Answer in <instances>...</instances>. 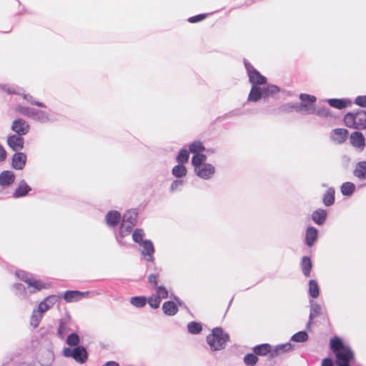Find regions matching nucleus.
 <instances>
[{"label": "nucleus", "mask_w": 366, "mask_h": 366, "mask_svg": "<svg viewBox=\"0 0 366 366\" xmlns=\"http://www.w3.org/2000/svg\"><path fill=\"white\" fill-rule=\"evenodd\" d=\"M244 64L249 77L252 88L247 97L248 102H257L261 99H267L274 97L280 92V89L274 84H267V78L262 75L246 59Z\"/></svg>", "instance_id": "1"}, {"label": "nucleus", "mask_w": 366, "mask_h": 366, "mask_svg": "<svg viewBox=\"0 0 366 366\" xmlns=\"http://www.w3.org/2000/svg\"><path fill=\"white\" fill-rule=\"evenodd\" d=\"M16 275L26 284V287L21 283L13 285L14 294L20 299H26L30 295L49 287V284L36 279L32 274L24 270H17Z\"/></svg>", "instance_id": "2"}, {"label": "nucleus", "mask_w": 366, "mask_h": 366, "mask_svg": "<svg viewBox=\"0 0 366 366\" xmlns=\"http://www.w3.org/2000/svg\"><path fill=\"white\" fill-rule=\"evenodd\" d=\"M229 340V335L224 332L221 327L214 328L212 333L207 337V342L212 351L223 350Z\"/></svg>", "instance_id": "3"}, {"label": "nucleus", "mask_w": 366, "mask_h": 366, "mask_svg": "<svg viewBox=\"0 0 366 366\" xmlns=\"http://www.w3.org/2000/svg\"><path fill=\"white\" fill-rule=\"evenodd\" d=\"M344 122L345 125L350 128L366 129V112L359 110L356 112H348L344 117Z\"/></svg>", "instance_id": "4"}, {"label": "nucleus", "mask_w": 366, "mask_h": 366, "mask_svg": "<svg viewBox=\"0 0 366 366\" xmlns=\"http://www.w3.org/2000/svg\"><path fill=\"white\" fill-rule=\"evenodd\" d=\"M0 88L5 91L8 94H14L22 96L24 99L32 105H35L41 108L46 107L45 104L39 101H36L31 95L29 94H24L23 89L19 86L15 85L0 84Z\"/></svg>", "instance_id": "5"}, {"label": "nucleus", "mask_w": 366, "mask_h": 366, "mask_svg": "<svg viewBox=\"0 0 366 366\" xmlns=\"http://www.w3.org/2000/svg\"><path fill=\"white\" fill-rule=\"evenodd\" d=\"M63 355L73 358L79 364L85 363L88 359V353L83 346H76L74 348L65 347L63 350Z\"/></svg>", "instance_id": "6"}, {"label": "nucleus", "mask_w": 366, "mask_h": 366, "mask_svg": "<svg viewBox=\"0 0 366 366\" xmlns=\"http://www.w3.org/2000/svg\"><path fill=\"white\" fill-rule=\"evenodd\" d=\"M300 99L301 100L300 107L301 112L307 114H314L316 112L315 102L317 99L315 96L307 94H300Z\"/></svg>", "instance_id": "7"}, {"label": "nucleus", "mask_w": 366, "mask_h": 366, "mask_svg": "<svg viewBox=\"0 0 366 366\" xmlns=\"http://www.w3.org/2000/svg\"><path fill=\"white\" fill-rule=\"evenodd\" d=\"M216 172V169L212 164L207 163L194 169V173L199 178L208 180L213 177Z\"/></svg>", "instance_id": "8"}, {"label": "nucleus", "mask_w": 366, "mask_h": 366, "mask_svg": "<svg viewBox=\"0 0 366 366\" xmlns=\"http://www.w3.org/2000/svg\"><path fill=\"white\" fill-rule=\"evenodd\" d=\"M31 119L40 124H47L56 121V119L49 112L38 109H34Z\"/></svg>", "instance_id": "9"}, {"label": "nucleus", "mask_w": 366, "mask_h": 366, "mask_svg": "<svg viewBox=\"0 0 366 366\" xmlns=\"http://www.w3.org/2000/svg\"><path fill=\"white\" fill-rule=\"evenodd\" d=\"M30 126L26 121L23 119L19 118L12 122L11 130L16 133V135L24 136L29 132Z\"/></svg>", "instance_id": "10"}, {"label": "nucleus", "mask_w": 366, "mask_h": 366, "mask_svg": "<svg viewBox=\"0 0 366 366\" xmlns=\"http://www.w3.org/2000/svg\"><path fill=\"white\" fill-rule=\"evenodd\" d=\"M142 247L141 254L147 262H154V247L152 242L149 239L144 240L139 244Z\"/></svg>", "instance_id": "11"}, {"label": "nucleus", "mask_w": 366, "mask_h": 366, "mask_svg": "<svg viewBox=\"0 0 366 366\" xmlns=\"http://www.w3.org/2000/svg\"><path fill=\"white\" fill-rule=\"evenodd\" d=\"M336 365L341 364H350V362L354 359V353L350 347L337 352Z\"/></svg>", "instance_id": "12"}, {"label": "nucleus", "mask_w": 366, "mask_h": 366, "mask_svg": "<svg viewBox=\"0 0 366 366\" xmlns=\"http://www.w3.org/2000/svg\"><path fill=\"white\" fill-rule=\"evenodd\" d=\"M134 226L132 224H128L122 222L119 231V234L116 236L117 241L122 245H126L127 242L124 241V237L129 235L132 232V228Z\"/></svg>", "instance_id": "13"}, {"label": "nucleus", "mask_w": 366, "mask_h": 366, "mask_svg": "<svg viewBox=\"0 0 366 366\" xmlns=\"http://www.w3.org/2000/svg\"><path fill=\"white\" fill-rule=\"evenodd\" d=\"M7 144L14 151H19L24 148V139L21 136L12 134L8 137Z\"/></svg>", "instance_id": "14"}, {"label": "nucleus", "mask_w": 366, "mask_h": 366, "mask_svg": "<svg viewBox=\"0 0 366 366\" xmlns=\"http://www.w3.org/2000/svg\"><path fill=\"white\" fill-rule=\"evenodd\" d=\"M89 292H80L77 290H67L64 293L63 297L66 302H74L87 296Z\"/></svg>", "instance_id": "15"}, {"label": "nucleus", "mask_w": 366, "mask_h": 366, "mask_svg": "<svg viewBox=\"0 0 366 366\" xmlns=\"http://www.w3.org/2000/svg\"><path fill=\"white\" fill-rule=\"evenodd\" d=\"M122 219L120 212L117 210L109 211L105 215V222L108 227H117Z\"/></svg>", "instance_id": "16"}, {"label": "nucleus", "mask_w": 366, "mask_h": 366, "mask_svg": "<svg viewBox=\"0 0 366 366\" xmlns=\"http://www.w3.org/2000/svg\"><path fill=\"white\" fill-rule=\"evenodd\" d=\"M30 191H31V187L24 179H22L19 182L12 196L14 198L18 199L26 196Z\"/></svg>", "instance_id": "17"}, {"label": "nucleus", "mask_w": 366, "mask_h": 366, "mask_svg": "<svg viewBox=\"0 0 366 366\" xmlns=\"http://www.w3.org/2000/svg\"><path fill=\"white\" fill-rule=\"evenodd\" d=\"M350 142L353 147L362 150L365 145V139L362 133L354 132L350 135Z\"/></svg>", "instance_id": "18"}, {"label": "nucleus", "mask_w": 366, "mask_h": 366, "mask_svg": "<svg viewBox=\"0 0 366 366\" xmlns=\"http://www.w3.org/2000/svg\"><path fill=\"white\" fill-rule=\"evenodd\" d=\"M26 155L23 152H16L12 157V167L16 169H23L26 165Z\"/></svg>", "instance_id": "19"}, {"label": "nucleus", "mask_w": 366, "mask_h": 366, "mask_svg": "<svg viewBox=\"0 0 366 366\" xmlns=\"http://www.w3.org/2000/svg\"><path fill=\"white\" fill-rule=\"evenodd\" d=\"M318 238V230L315 227H308L305 232V244L307 247H312Z\"/></svg>", "instance_id": "20"}, {"label": "nucleus", "mask_w": 366, "mask_h": 366, "mask_svg": "<svg viewBox=\"0 0 366 366\" xmlns=\"http://www.w3.org/2000/svg\"><path fill=\"white\" fill-rule=\"evenodd\" d=\"M327 217V213L325 209H318L315 210L312 214V220L317 225H322Z\"/></svg>", "instance_id": "21"}, {"label": "nucleus", "mask_w": 366, "mask_h": 366, "mask_svg": "<svg viewBox=\"0 0 366 366\" xmlns=\"http://www.w3.org/2000/svg\"><path fill=\"white\" fill-rule=\"evenodd\" d=\"M322 307L316 302L310 300V311L309 316V322L307 323V328H309L312 324V321L315 317H319L321 314Z\"/></svg>", "instance_id": "22"}, {"label": "nucleus", "mask_w": 366, "mask_h": 366, "mask_svg": "<svg viewBox=\"0 0 366 366\" xmlns=\"http://www.w3.org/2000/svg\"><path fill=\"white\" fill-rule=\"evenodd\" d=\"M14 180L15 175L11 171H4L0 174V185L2 187H8L11 185Z\"/></svg>", "instance_id": "23"}, {"label": "nucleus", "mask_w": 366, "mask_h": 366, "mask_svg": "<svg viewBox=\"0 0 366 366\" xmlns=\"http://www.w3.org/2000/svg\"><path fill=\"white\" fill-rule=\"evenodd\" d=\"M348 132L345 129H335L332 132L331 138L337 143L344 142L347 138Z\"/></svg>", "instance_id": "24"}, {"label": "nucleus", "mask_w": 366, "mask_h": 366, "mask_svg": "<svg viewBox=\"0 0 366 366\" xmlns=\"http://www.w3.org/2000/svg\"><path fill=\"white\" fill-rule=\"evenodd\" d=\"M162 311L167 316H174L178 312V306L173 301H166L162 305Z\"/></svg>", "instance_id": "25"}, {"label": "nucleus", "mask_w": 366, "mask_h": 366, "mask_svg": "<svg viewBox=\"0 0 366 366\" xmlns=\"http://www.w3.org/2000/svg\"><path fill=\"white\" fill-rule=\"evenodd\" d=\"M292 349L293 346L290 342L277 345L272 348V357H274L285 352L291 351Z\"/></svg>", "instance_id": "26"}, {"label": "nucleus", "mask_w": 366, "mask_h": 366, "mask_svg": "<svg viewBox=\"0 0 366 366\" xmlns=\"http://www.w3.org/2000/svg\"><path fill=\"white\" fill-rule=\"evenodd\" d=\"M355 177H357L360 180H363L366 178V162L362 161L357 163L355 168L353 171Z\"/></svg>", "instance_id": "27"}, {"label": "nucleus", "mask_w": 366, "mask_h": 366, "mask_svg": "<svg viewBox=\"0 0 366 366\" xmlns=\"http://www.w3.org/2000/svg\"><path fill=\"white\" fill-rule=\"evenodd\" d=\"M253 352L257 355L264 356L267 354H270V356L272 357V348L270 345L264 343L254 347Z\"/></svg>", "instance_id": "28"}, {"label": "nucleus", "mask_w": 366, "mask_h": 366, "mask_svg": "<svg viewBox=\"0 0 366 366\" xmlns=\"http://www.w3.org/2000/svg\"><path fill=\"white\" fill-rule=\"evenodd\" d=\"M347 347L348 346L345 345L342 340L339 337H334L330 340V348L335 355Z\"/></svg>", "instance_id": "29"}, {"label": "nucleus", "mask_w": 366, "mask_h": 366, "mask_svg": "<svg viewBox=\"0 0 366 366\" xmlns=\"http://www.w3.org/2000/svg\"><path fill=\"white\" fill-rule=\"evenodd\" d=\"M300 266L303 274L307 277H310L312 267V263L310 258L309 257H303L301 260Z\"/></svg>", "instance_id": "30"}, {"label": "nucleus", "mask_w": 366, "mask_h": 366, "mask_svg": "<svg viewBox=\"0 0 366 366\" xmlns=\"http://www.w3.org/2000/svg\"><path fill=\"white\" fill-rule=\"evenodd\" d=\"M330 106L338 109H342L345 108L348 104L351 103V101L349 99H330L327 100Z\"/></svg>", "instance_id": "31"}, {"label": "nucleus", "mask_w": 366, "mask_h": 366, "mask_svg": "<svg viewBox=\"0 0 366 366\" xmlns=\"http://www.w3.org/2000/svg\"><path fill=\"white\" fill-rule=\"evenodd\" d=\"M335 189L330 187L323 195L322 202L326 207L332 205L335 202Z\"/></svg>", "instance_id": "32"}, {"label": "nucleus", "mask_w": 366, "mask_h": 366, "mask_svg": "<svg viewBox=\"0 0 366 366\" xmlns=\"http://www.w3.org/2000/svg\"><path fill=\"white\" fill-rule=\"evenodd\" d=\"M207 156L204 154H194L192 158V164L194 167V170L204 164H206Z\"/></svg>", "instance_id": "33"}, {"label": "nucleus", "mask_w": 366, "mask_h": 366, "mask_svg": "<svg viewBox=\"0 0 366 366\" xmlns=\"http://www.w3.org/2000/svg\"><path fill=\"white\" fill-rule=\"evenodd\" d=\"M187 168L184 164H178L172 169V174L176 178H182L187 175Z\"/></svg>", "instance_id": "34"}, {"label": "nucleus", "mask_w": 366, "mask_h": 366, "mask_svg": "<svg viewBox=\"0 0 366 366\" xmlns=\"http://www.w3.org/2000/svg\"><path fill=\"white\" fill-rule=\"evenodd\" d=\"M137 217L138 214L135 211H128L123 215L122 222H128V224L132 223V225L135 226L137 223Z\"/></svg>", "instance_id": "35"}, {"label": "nucleus", "mask_w": 366, "mask_h": 366, "mask_svg": "<svg viewBox=\"0 0 366 366\" xmlns=\"http://www.w3.org/2000/svg\"><path fill=\"white\" fill-rule=\"evenodd\" d=\"M147 302V298L144 296H135L130 298L129 302L137 308L144 307Z\"/></svg>", "instance_id": "36"}, {"label": "nucleus", "mask_w": 366, "mask_h": 366, "mask_svg": "<svg viewBox=\"0 0 366 366\" xmlns=\"http://www.w3.org/2000/svg\"><path fill=\"white\" fill-rule=\"evenodd\" d=\"M340 190L342 195L350 197L354 193L355 185L352 182H347L342 184Z\"/></svg>", "instance_id": "37"}, {"label": "nucleus", "mask_w": 366, "mask_h": 366, "mask_svg": "<svg viewBox=\"0 0 366 366\" xmlns=\"http://www.w3.org/2000/svg\"><path fill=\"white\" fill-rule=\"evenodd\" d=\"M205 150V147L201 141H194L189 145V152L194 154H199Z\"/></svg>", "instance_id": "38"}, {"label": "nucleus", "mask_w": 366, "mask_h": 366, "mask_svg": "<svg viewBox=\"0 0 366 366\" xmlns=\"http://www.w3.org/2000/svg\"><path fill=\"white\" fill-rule=\"evenodd\" d=\"M309 295L312 298H317L320 295V287L315 280L309 281Z\"/></svg>", "instance_id": "39"}, {"label": "nucleus", "mask_w": 366, "mask_h": 366, "mask_svg": "<svg viewBox=\"0 0 366 366\" xmlns=\"http://www.w3.org/2000/svg\"><path fill=\"white\" fill-rule=\"evenodd\" d=\"M69 330L70 329L69 327L68 320H61L57 330L59 337L63 339Z\"/></svg>", "instance_id": "40"}, {"label": "nucleus", "mask_w": 366, "mask_h": 366, "mask_svg": "<svg viewBox=\"0 0 366 366\" xmlns=\"http://www.w3.org/2000/svg\"><path fill=\"white\" fill-rule=\"evenodd\" d=\"M187 330L190 334L197 335L202 332V326L201 323L193 321L188 323Z\"/></svg>", "instance_id": "41"}, {"label": "nucleus", "mask_w": 366, "mask_h": 366, "mask_svg": "<svg viewBox=\"0 0 366 366\" xmlns=\"http://www.w3.org/2000/svg\"><path fill=\"white\" fill-rule=\"evenodd\" d=\"M189 157V151L187 150L186 149H180L176 157V161L178 162V164H184L188 162Z\"/></svg>", "instance_id": "42"}, {"label": "nucleus", "mask_w": 366, "mask_h": 366, "mask_svg": "<svg viewBox=\"0 0 366 366\" xmlns=\"http://www.w3.org/2000/svg\"><path fill=\"white\" fill-rule=\"evenodd\" d=\"M145 236V233L142 229L137 228L134 230L132 233V239L134 242L138 243L139 244L141 242H143L144 237Z\"/></svg>", "instance_id": "43"}, {"label": "nucleus", "mask_w": 366, "mask_h": 366, "mask_svg": "<svg viewBox=\"0 0 366 366\" xmlns=\"http://www.w3.org/2000/svg\"><path fill=\"white\" fill-rule=\"evenodd\" d=\"M308 340V335L305 331H300L294 334L291 340L295 342H305Z\"/></svg>", "instance_id": "44"}, {"label": "nucleus", "mask_w": 366, "mask_h": 366, "mask_svg": "<svg viewBox=\"0 0 366 366\" xmlns=\"http://www.w3.org/2000/svg\"><path fill=\"white\" fill-rule=\"evenodd\" d=\"M35 108H31L28 107H24L21 105H17L16 111L20 112L21 114L28 117L31 119Z\"/></svg>", "instance_id": "45"}, {"label": "nucleus", "mask_w": 366, "mask_h": 366, "mask_svg": "<svg viewBox=\"0 0 366 366\" xmlns=\"http://www.w3.org/2000/svg\"><path fill=\"white\" fill-rule=\"evenodd\" d=\"M155 292L154 293L161 300L162 299H167L169 297V292L167 289L164 286H158L154 288Z\"/></svg>", "instance_id": "46"}, {"label": "nucleus", "mask_w": 366, "mask_h": 366, "mask_svg": "<svg viewBox=\"0 0 366 366\" xmlns=\"http://www.w3.org/2000/svg\"><path fill=\"white\" fill-rule=\"evenodd\" d=\"M66 342V344L71 347H74V346L76 347V346H79L78 345L80 342V339H79V335L76 333L73 332V333L70 334L69 335H68Z\"/></svg>", "instance_id": "47"}, {"label": "nucleus", "mask_w": 366, "mask_h": 366, "mask_svg": "<svg viewBox=\"0 0 366 366\" xmlns=\"http://www.w3.org/2000/svg\"><path fill=\"white\" fill-rule=\"evenodd\" d=\"M162 300L157 297L154 294L152 295L147 298V303L153 309L159 308Z\"/></svg>", "instance_id": "48"}, {"label": "nucleus", "mask_w": 366, "mask_h": 366, "mask_svg": "<svg viewBox=\"0 0 366 366\" xmlns=\"http://www.w3.org/2000/svg\"><path fill=\"white\" fill-rule=\"evenodd\" d=\"M42 315L36 312V310H34L30 320L31 325L34 327H38Z\"/></svg>", "instance_id": "49"}, {"label": "nucleus", "mask_w": 366, "mask_h": 366, "mask_svg": "<svg viewBox=\"0 0 366 366\" xmlns=\"http://www.w3.org/2000/svg\"><path fill=\"white\" fill-rule=\"evenodd\" d=\"M258 360V358L257 357L256 354L249 353L247 354L244 357V362L245 365L248 366H253L254 365Z\"/></svg>", "instance_id": "50"}, {"label": "nucleus", "mask_w": 366, "mask_h": 366, "mask_svg": "<svg viewBox=\"0 0 366 366\" xmlns=\"http://www.w3.org/2000/svg\"><path fill=\"white\" fill-rule=\"evenodd\" d=\"M185 183V181L182 179L181 178L178 179L174 180L169 187V190L171 192H174L175 191L179 189Z\"/></svg>", "instance_id": "51"}, {"label": "nucleus", "mask_w": 366, "mask_h": 366, "mask_svg": "<svg viewBox=\"0 0 366 366\" xmlns=\"http://www.w3.org/2000/svg\"><path fill=\"white\" fill-rule=\"evenodd\" d=\"M285 107V109L287 112H290L292 110H295L297 112H301V107L300 103H289L284 106Z\"/></svg>", "instance_id": "52"}, {"label": "nucleus", "mask_w": 366, "mask_h": 366, "mask_svg": "<svg viewBox=\"0 0 366 366\" xmlns=\"http://www.w3.org/2000/svg\"><path fill=\"white\" fill-rule=\"evenodd\" d=\"M148 282L149 285L154 289L158 287V274H150L148 276Z\"/></svg>", "instance_id": "53"}, {"label": "nucleus", "mask_w": 366, "mask_h": 366, "mask_svg": "<svg viewBox=\"0 0 366 366\" xmlns=\"http://www.w3.org/2000/svg\"><path fill=\"white\" fill-rule=\"evenodd\" d=\"M207 16V14H198V15L189 17L188 19V21L189 23H197V22L204 20Z\"/></svg>", "instance_id": "54"}, {"label": "nucleus", "mask_w": 366, "mask_h": 366, "mask_svg": "<svg viewBox=\"0 0 366 366\" xmlns=\"http://www.w3.org/2000/svg\"><path fill=\"white\" fill-rule=\"evenodd\" d=\"M59 297L56 295H49L46 297L44 301L46 303V305L51 307L52 305H54L58 300Z\"/></svg>", "instance_id": "55"}, {"label": "nucleus", "mask_w": 366, "mask_h": 366, "mask_svg": "<svg viewBox=\"0 0 366 366\" xmlns=\"http://www.w3.org/2000/svg\"><path fill=\"white\" fill-rule=\"evenodd\" d=\"M50 307L46 305V303L43 300L42 302H41L39 304V306H38V308L36 310V312H38L39 313L43 315V314L46 312Z\"/></svg>", "instance_id": "56"}, {"label": "nucleus", "mask_w": 366, "mask_h": 366, "mask_svg": "<svg viewBox=\"0 0 366 366\" xmlns=\"http://www.w3.org/2000/svg\"><path fill=\"white\" fill-rule=\"evenodd\" d=\"M355 103L361 107H366V96L357 97Z\"/></svg>", "instance_id": "57"}, {"label": "nucleus", "mask_w": 366, "mask_h": 366, "mask_svg": "<svg viewBox=\"0 0 366 366\" xmlns=\"http://www.w3.org/2000/svg\"><path fill=\"white\" fill-rule=\"evenodd\" d=\"M315 114L320 117H329L330 115V112L327 108H322L316 110Z\"/></svg>", "instance_id": "58"}, {"label": "nucleus", "mask_w": 366, "mask_h": 366, "mask_svg": "<svg viewBox=\"0 0 366 366\" xmlns=\"http://www.w3.org/2000/svg\"><path fill=\"white\" fill-rule=\"evenodd\" d=\"M322 366H334L333 360L330 357L323 359Z\"/></svg>", "instance_id": "59"}, {"label": "nucleus", "mask_w": 366, "mask_h": 366, "mask_svg": "<svg viewBox=\"0 0 366 366\" xmlns=\"http://www.w3.org/2000/svg\"><path fill=\"white\" fill-rule=\"evenodd\" d=\"M6 157V152L3 147L2 145L0 144V162H3L5 160Z\"/></svg>", "instance_id": "60"}, {"label": "nucleus", "mask_w": 366, "mask_h": 366, "mask_svg": "<svg viewBox=\"0 0 366 366\" xmlns=\"http://www.w3.org/2000/svg\"><path fill=\"white\" fill-rule=\"evenodd\" d=\"M102 366H119V365L114 361H108Z\"/></svg>", "instance_id": "61"}, {"label": "nucleus", "mask_w": 366, "mask_h": 366, "mask_svg": "<svg viewBox=\"0 0 366 366\" xmlns=\"http://www.w3.org/2000/svg\"><path fill=\"white\" fill-rule=\"evenodd\" d=\"M170 297L172 298L173 296L171 295ZM174 300L176 301L177 305L182 306L183 305V302L179 297L174 296Z\"/></svg>", "instance_id": "62"}, {"label": "nucleus", "mask_w": 366, "mask_h": 366, "mask_svg": "<svg viewBox=\"0 0 366 366\" xmlns=\"http://www.w3.org/2000/svg\"><path fill=\"white\" fill-rule=\"evenodd\" d=\"M15 366H30V365L25 362H20Z\"/></svg>", "instance_id": "63"}, {"label": "nucleus", "mask_w": 366, "mask_h": 366, "mask_svg": "<svg viewBox=\"0 0 366 366\" xmlns=\"http://www.w3.org/2000/svg\"><path fill=\"white\" fill-rule=\"evenodd\" d=\"M337 366H350V364H341V365H337Z\"/></svg>", "instance_id": "64"}]
</instances>
